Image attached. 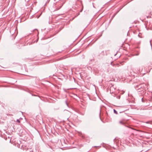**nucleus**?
Returning a JSON list of instances; mask_svg holds the SVG:
<instances>
[{
    "label": "nucleus",
    "instance_id": "f257e3e1",
    "mask_svg": "<svg viewBox=\"0 0 152 152\" xmlns=\"http://www.w3.org/2000/svg\"><path fill=\"white\" fill-rule=\"evenodd\" d=\"M146 44L149 45V47H150L151 48H152V46L151 43V40L148 41V42H147Z\"/></svg>",
    "mask_w": 152,
    "mask_h": 152
},
{
    "label": "nucleus",
    "instance_id": "f03ea898",
    "mask_svg": "<svg viewBox=\"0 0 152 152\" xmlns=\"http://www.w3.org/2000/svg\"><path fill=\"white\" fill-rule=\"evenodd\" d=\"M143 69V68L142 66H140L137 69V70L139 72H141Z\"/></svg>",
    "mask_w": 152,
    "mask_h": 152
},
{
    "label": "nucleus",
    "instance_id": "7ed1b4c3",
    "mask_svg": "<svg viewBox=\"0 0 152 152\" xmlns=\"http://www.w3.org/2000/svg\"><path fill=\"white\" fill-rule=\"evenodd\" d=\"M30 151L31 152H37L36 150L35 149H32L31 151Z\"/></svg>",
    "mask_w": 152,
    "mask_h": 152
},
{
    "label": "nucleus",
    "instance_id": "20e7f679",
    "mask_svg": "<svg viewBox=\"0 0 152 152\" xmlns=\"http://www.w3.org/2000/svg\"><path fill=\"white\" fill-rule=\"evenodd\" d=\"M119 122V123H120V124H125V123L123 122L122 121H120Z\"/></svg>",
    "mask_w": 152,
    "mask_h": 152
},
{
    "label": "nucleus",
    "instance_id": "39448f33",
    "mask_svg": "<svg viewBox=\"0 0 152 152\" xmlns=\"http://www.w3.org/2000/svg\"><path fill=\"white\" fill-rule=\"evenodd\" d=\"M113 111H114V113L116 114H118V112H117L115 110V109H113Z\"/></svg>",
    "mask_w": 152,
    "mask_h": 152
},
{
    "label": "nucleus",
    "instance_id": "423d86ee",
    "mask_svg": "<svg viewBox=\"0 0 152 152\" xmlns=\"http://www.w3.org/2000/svg\"><path fill=\"white\" fill-rule=\"evenodd\" d=\"M16 121L19 123H20V121L19 119H17Z\"/></svg>",
    "mask_w": 152,
    "mask_h": 152
},
{
    "label": "nucleus",
    "instance_id": "0eeeda50",
    "mask_svg": "<svg viewBox=\"0 0 152 152\" xmlns=\"http://www.w3.org/2000/svg\"><path fill=\"white\" fill-rule=\"evenodd\" d=\"M146 123L147 124H149V123H150V122L149 121H147V122H146Z\"/></svg>",
    "mask_w": 152,
    "mask_h": 152
},
{
    "label": "nucleus",
    "instance_id": "6e6552de",
    "mask_svg": "<svg viewBox=\"0 0 152 152\" xmlns=\"http://www.w3.org/2000/svg\"><path fill=\"white\" fill-rule=\"evenodd\" d=\"M66 105L68 106V104H67V102H66Z\"/></svg>",
    "mask_w": 152,
    "mask_h": 152
},
{
    "label": "nucleus",
    "instance_id": "1a4fd4ad",
    "mask_svg": "<svg viewBox=\"0 0 152 152\" xmlns=\"http://www.w3.org/2000/svg\"><path fill=\"white\" fill-rule=\"evenodd\" d=\"M123 47V48H125V46H122Z\"/></svg>",
    "mask_w": 152,
    "mask_h": 152
},
{
    "label": "nucleus",
    "instance_id": "9d476101",
    "mask_svg": "<svg viewBox=\"0 0 152 152\" xmlns=\"http://www.w3.org/2000/svg\"><path fill=\"white\" fill-rule=\"evenodd\" d=\"M116 55V54H115L114 55V56H115Z\"/></svg>",
    "mask_w": 152,
    "mask_h": 152
},
{
    "label": "nucleus",
    "instance_id": "9b49d317",
    "mask_svg": "<svg viewBox=\"0 0 152 152\" xmlns=\"http://www.w3.org/2000/svg\"><path fill=\"white\" fill-rule=\"evenodd\" d=\"M112 62H111V64H112Z\"/></svg>",
    "mask_w": 152,
    "mask_h": 152
},
{
    "label": "nucleus",
    "instance_id": "f8f14e48",
    "mask_svg": "<svg viewBox=\"0 0 152 152\" xmlns=\"http://www.w3.org/2000/svg\"><path fill=\"white\" fill-rule=\"evenodd\" d=\"M142 99H143V98H142V101H143Z\"/></svg>",
    "mask_w": 152,
    "mask_h": 152
},
{
    "label": "nucleus",
    "instance_id": "ddd939ff",
    "mask_svg": "<svg viewBox=\"0 0 152 152\" xmlns=\"http://www.w3.org/2000/svg\"><path fill=\"white\" fill-rule=\"evenodd\" d=\"M80 52H81V51H80V52H79V53H80Z\"/></svg>",
    "mask_w": 152,
    "mask_h": 152
},
{
    "label": "nucleus",
    "instance_id": "4468645a",
    "mask_svg": "<svg viewBox=\"0 0 152 152\" xmlns=\"http://www.w3.org/2000/svg\"><path fill=\"white\" fill-rule=\"evenodd\" d=\"M97 146H95L94 147H96Z\"/></svg>",
    "mask_w": 152,
    "mask_h": 152
}]
</instances>
